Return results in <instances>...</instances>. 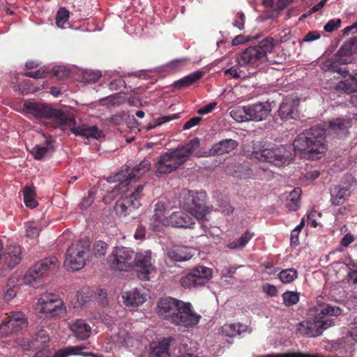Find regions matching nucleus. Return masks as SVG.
<instances>
[{
	"label": "nucleus",
	"mask_w": 357,
	"mask_h": 357,
	"mask_svg": "<svg viewBox=\"0 0 357 357\" xmlns=\"http://www.w3.org/2000/svg\"><path fill=\"white\" fill-rule=\"evenodd\" d=\"M91 242L89 238L80 239L73 243L67 250L64 266L73 271L82 268L86 261Z\"/></svg>",
	"instance_id": "obj_9"
},
{
	"label": "nucleus",
	"mask_w": 357,
	"mask_h": 357,
	"mask_svg": "<svg viewBox=\"0 0 357 357\" xmlns=\"http://www.w3.org/2000/svg\"><path fill=\"white\" fill-rule=\"evenodd\" d=\"M294 151L303 158L319 159L327 150L326 130L319 127L298 135L293 142Z\"/></svg>",
	"instance_id": "obj_2"
},
{
	"label": "nucleus",
	"mask_w": 357,
	"mask_h": 357,
	"mask_svg": "<svg viewBox=\"0 0 357 357\" xmlns=\"http://www.w3.org/2000/svg\"><path fill=\"white\" fill-rule=\"evenodd\" d=\"M233 119L238 123L249 121V111L247 106L237 107L230 112Z\"/></svg>",
	"instance_id": "obj_36"
},
{
	"label": "nucleus",
	"mask_w": 357,
	"mask_h": 357,
	"mask_svg": "<svg viewBox=\"0 0 357 357\" xmlns=\"http://www.w3.org/2000/svg\"><path fill=\"white\" fill-rule=\"evenodd\" d=\"M341 24V20L333 19L330 20L325 26L324 31L328 33H331L335 30L337 29Z\"/></svg>",
	"instance_id": "obj_52"
},
{
	"label": "nucleus",
	"mask_w": 357,
	"mask_h": 357,
	"mask_svg": "<svg viewBox=\"0 0 357 357\" xmlns=\"http://www.w3.org/2000/svg\"><path fill=\"white\" fill-rule=\"evenodd\" d=\"M41 230L42 227L38 222H30L26 224V234L29 238H37Z\"/></svg>",
	"instance_id": "obj_44"
},
{
	"label": "nucleus",
	"mask_w": 357,
	"mask_h": 357,
	"mask_svg": "<svg viewBox=\"0 0 357 357\" xmlns=\"http://www.w3.org/2000/svg\"><path fill=\"white\" fill-rule=\"evenodd\" d=\"M252 158L277 167H281L287 162L290 158V153L285 146H271L263 142H258L253 148Z\"/></svg>",
	"instance_id": "obj_8"
},
{
	"label": "nucleus",
	"mask_w": 357,
	"mask_h": 357,
	"mask_svg": "<svg viewBox=\"0 0 357 357\" xmlns=\"http://www.w3.org/2000/svg\"><path fill=\"white\" fill-rule=\"evenodd\" d=\"M26 326L24 315L21 312H11L0 321V336L4 337L22 330Z\"/></svg>",
	"instance_id": "obj_13"
},
{
	"label": "nucleus",
	"mask_w": 357,
	"mask_h": 357,
	"mask_svg": "<svg viewBox=\"0 0 357 357\" xmlns=\"http://www.w3.org/2000/svg\"><path fill=\"white\" fill-rule=\"evenodd\" d=\"M199 139L196 137L185 145L161 155L155 163L158 174H168L183 165L199 147Z\"/></svg>",
	"instance_id": "obj_3"
},
{
	"label": "nucleus",
	"mask_w": 357,
	"mask_h": 357,
	"mask_svg": "<svg viewBox=\"0 0 357 357\" xmlns=\"http://www.w3.org/2000/svg\"><path fill=\"white\" fill-rule=\"evenodd\" d=\"M22 110L37 119L51 120L54 128H66L72 125L74 121L73 113L54 108L50 104L26 101L23 104Z\"/></svg>",
	"instance_id": "obj_4"
},
{
	"label": "nucleus",
	"mask_w": 357,
	"mask_h": 357,
	"mask_svg": "<svg viewBox=\"0 0 357 357\" xmlns=\"http://www.w3.org/2000/svg\"><path fill=\"white\" fill-rule=\"evenodd\" d=\"M168 213L169 212L167 211L164 203L158 202L155 205L154 213L151 219V225L154 230L159 231L160 227L166 226L168 224Z\"/></svg>",
	"instance_id": "obj_20"
},
{
	"label": "nucleus",
	"mask_w": 357,
	"mask_h": 357,
	"mask_svg": "<svg viewBox=\"0 0 357 357\" xmlns=\"http://www.w3.org/2000/svg\"><path fill=\"white\" fill-rule=\"evenodd\" d=\"M101 77L98 71H86L84 73V79L88 82H96Z\"/></svg>",
	"instance_id": "obj_53"
},
{
	"label": "nucleus",
	"mask_w": 357,
	"mask_h": 357,
	"mask_svg": "<svg viewBox=\"0 0 357 357\" xmlns=\"http://www.w3.org/2000/svg\"><path fill=\"white\" fill-rule=\"evenodd\" d=\"M351 126L349 118H337L329 122L328 128L334 134L345 136L349 132L348 129Z\"/></svg>",
	"instance_id": "obj_26"
},
{
	"label": "nucleus",
	"mask_w": 357,
	"mask_h": 357,
	"mask_svg": "<svg viewBox=\"0 0 357 357\" xmlns=\"http://www.w3.org/2000/svg\"><path fill=\"white\" fill-rule=\"evenodd\" d=\"M146 231L145 227L141 225H138L136 231L134 234V238L137 240H142L145 238Z\"/></svg>",
	"instance_id": "obj_63"
},
{
	"label": "nucleus",
	"mask_w": 357,
	"mask_h": 357,
	"mask_svg": "<svg viewBox=\"0 0 357 357\" xmlns=\"http://www.w3.org/2000/svg\"><path fill=\"white\" fill-rule=\"evenodd\" d=\"M278 114L282 120L294 119L297 114L295 102L292 99H285L281 104Z\"/></svg>",
	"instance_id": "obj_30"
},
{
	"label": "nucleus",
	"mask_w": 357,
	"mask_h": 357,
	"mask_svg": "<svg viewBox=\"0 0 357 357\" xmlns=\"http://www.w3.org/2000/svg\"><path fill=\"white\" fill-rule=\"evenodd\" d=\"M283 303L286 306H291L299 301V294L295 291H285L282 294Z\"/></svg>",
	"instance_id": "obj_46"
},
{
	"label": "nucleus",
	"mask_w": 357,
	"mask_h": 357,
	"mask_svg": "<svg viewBox=\"0 0 357 357\" xmlns=\"http://www.w3.org/2000/svg\"><path fill=\"white\" fill-rule=\"evenodd\" d=\"M58 267L57 261L56 259H45L38 261L30 268L24 274L23 278V282L24 284H32L34 282L40 280L45 273L51 268H56Z\"/></svg>",
	"instance_id": "obj_14"
},
{
	"label": "nucleus",
	"mask_w": 357,
	"mask_h": 357,
	"mask_svg": "<svg viewBox=\"0 0 357 357\" xmlns=\"http://www.w3.org/2000/svg\"><path fill=\"white\" fill-rule=\"evenodd\" d=\"M201 319V314L195 312L190 303L181 301L176 314L170 318V322L188 328L196 326Z\"/></svg>",
	"instance_id": "obj_11"
},
{
	"label": "nucleus",
	"mask_w": 357,
	"mask_h": 357,
	"mask_svg": "<svg viewBox=\"0 0 357 357\" xmlns=\"http://www.w3.org/2000/svg\"><path fill=\"white\" fill-rule=\"evenodd\" d=\"M40 311L51 317H62L66 314V306L59 296L54 294H44L38 301Z\"/></svg>",
	"instance_id": "obj_12"
},
{
	"label": "nucleus",
	"mask_w": 357,
	"mask_h": 357,
	"mask_svg": "<svg viewBox=\"0 0 357 357\" xmlns=\"http://www.w3.org/2000/svg\"><path fill=\"white\" fill-rule=\"evenodd\" d=\"M169 340L163 339L161 342L152 348L153 357H169Z\"/></svg>",
	"instance_id": "obj_35"
},
{
	"label": "nucleus",
	"mask_w": 357,
	"mask_h": 357,
	"mask_svg": "<svg viewBox=\"0 0 357 357\" xmlns=\"http://www.w3.org/2000/svg\"><path fill=\"white\" fill-rule=\"evenodd\" d=\"M75 124L76 121L74 116L73 124L66 128H61V130H65L69 129L75 135H80L86 139H99L103 137L102 130L98 129L97 126H89L83 124L76 127Z\"/></svg>",
	"instance_id": "obj_17"
},
{
	"label": "nucleus",
	"mask_w": 357,
	"mask_h": 357,
	"mask_svg": "<svg viewBox=\"0 0 357 357\" xmlns=\"http://www.w3.org/2000/svg\"><path fill=\"white\" fill-rule=\"evenodd\" d=\"M179 118V114H170V115H166V116H161L160 118H158V122L156 124L153 125V126H149L147 127V130H151L152 128H154L155 127H156L157 126H160L164 123H167V122H169L172 120H174V119H178Z\"/></svg>",
	"instance_id": "obj_51"
},
{
	"label": "nucleus",
	"mask_w": 357,
	"mask_h": 357,
	"mask_svg": "<svg viewBox=\"0 0 357 357\" xmlns=\"http://www.w3.org/2000/svg\"><path fill=\"white\" fill-rule=\"evenodd\" d=\"M24 201L26 206L31 208L37 206V202L35 200V188L31 186H26L23 190Z\"/></svg>",
	"instance_id": "obj_38"
},
{
	"label": "nucleus",
	"mask_w": 357,
	"mask_h": 357,
	"mask_svg": "<svg viewBox=\"0 0 357 357\" xmlns=\"http://www.w3.org/2000/svg\"><path fill=\"white\" fill-rule=\"evenodd\" d=\"M180 283L185 288L190 289L192 287H200L199 285L196 284L193 278H191V276L188 273H187L181 278Z\"/></svg>",
	"instance_id": "obj_50"
},
{
	"label": "nucleus",
	"mask_w": 357,
	"mask_h": 357,
	"mask_svg": "<svg viewBox=\"0 0 357 357\" xmlns=\"http://www.w3.org/2000/svg\"><path fill=\"white\" fill-rule=\"evenodd\" d=\"M263 289L270 296H275L278 294V289L273 284H267L264 286Z\"/></svg>",
	"instance_id": "obj_64"
},
{
	"label": "nucleus",
	"mask_w": 357,
	"mask_h": 357,
	"mask_svg": "<svg viewBox=\"0 0 357 357\" xmlns=\"http://www.w3.org/2000/svg\"><path fill=\"white\" fill-rule=\"evenodd\" d=\"M244 22H245V15L243 13H238L236 15V19L235 22L233 23V25L237 27L239 30H242L244 29Z\"/></svg>",
	"instance_id": "obj_56"
},
{
	"label": "nucleus",
	"mask_w": 357,
	"mask_h": 357,
	"mask_svg": "<svg viewBox=\"0 0 357 357\" xmlns=\"http://www.w3.org/2000/svg\"><path fill=\"white\" fill-rule=\"evenodd\" d=\"M354 241V236L349 233L345 234L340 241V244L342 246L347 248Z\"/></svg>",
	"instance_id": "obj_62"
},
{
	"label": "nucleus",
	"mask_w": 357,
	"mask_h": 357,
	"mask_svg": "<svg viewBox=\"0 0 357 357\" xmlns=\"http://www.w3.org/2000/svg\"><path fill=\"white\" fill-rule=\"evenodd\" d=\"M84 346H70L56 351L58 357H67L70 355H79L80 351L85 349Z\"/></svg>",
	"instance_id": "obj_41"
},
{
	"label": "nucleus",
	"mask_w": 357,
	"mask_h": 357,
	"mask_svg": "<svg viewBox=\"0 0 357 357\" xmlns=\"http://www.w3.org/2000/svg\"><path fill=\"white\" fill-rule=\"evenodd\" d=\"M33 340L36 343V347L41 349L47 346L50 337L46 331L40 330L36 333Z\"/></svg>",
	"instance_id": "obj_42"
},
{
	"label": "nucleus",
	"mask_w": 357,
	"mask_h": 357,
	"mask_svg": "<svg viewBox=\"0 0 357 357\" xmlns=\"http://www.w3.org/2000/svg\"><path fill=\"white\" fill-rule=\"evenodd\" d=\"M69 20V11L65 8L59 9L56 16V24L58 27L63 29Z\"/></svg>",
	"instance_id": "obj_43"
},
{
	"label": "nucleus",
	"mask_w": 357,
	"mask_h": 357,
	"mask_svg": "<svg viewBox=\"0 0 357 357\" xmlns=\"http://www.w3.org/2000/svg\"><path fill=\"white\" fill-rule=\"evenodd\" d=\"M298 277L297 271L294 268L282 270L279 273V278L283 283H290Z\"/></svg>",
	"instance_id": "obj_45"
},
{
	"label": "nucleus",
	"mask_w": 357,
	"mask_h": 357,
	"mask_svg": "<svg viewBox=\"0 0 357 357\" xmlns=\"http://www.w3.org/2000/svg\"><path fill=\"white\" fill-rule=\"evenodd\" d=\"M357 50V38L344 42L337 52V56H347L354 54Z\"/></svg>",
	"instance_id": "obj_34"
},
{
	"label": "nucleus",
	"mask_w": 357,
	"mask_h": 357,
	"mask_svg": "<svg viewBox=\"0 0 357 357\" xmlns=\"http://www.w3.org/2000/svg\"><path fill=\"white\" fill-rule=\"evenodd\" d=\"M126 87V84L124 79L119 78L112 81L109 84V88L111 90H118L121 87Z\"/></svg>",
	"instance_id": "obj_55"
},
{
	"label": "nucleus",
	"mask_w": 357,
	"mask_h": 357,
	"mask_svg": "<svg viewBox=\"0 0 357 357\" xmlns=\"http://www.w3.org/2000/svg\"><path fill=\"white\" fill-rule=\"evenodd\" d=\"M338 93L351 94L357 93V71L347 75L338 81Z\"/></svg>",
	"instance_id": "obj_23"
},
{
	"label": "nucleus",
	"mask_w": 357,
	"mask_h": 357,
	"mask_svg": "<svg viewBox=\"0 0 357 357\" xmlns=\"http://www.w3.org/2000/svg\"><path fill=\"white\" fill-rule=\"evenodd\" d=\"M250 121H262L266 119L272 110L271 104L268 102H259L248 105Z\"/></svg>",
	"instance_id": "obj_19"
},
{
	"label": "nucleus",
	"mask_w": 357,
	"mask_h": 357,
	"mask_svg": "<svg viewBox=\"0 0 357 357\" xmlns=\"http://www.w3.org/2000/svg\"><path fill=\"white\" fill-rule=\"evenodd\" d=\"M49 70L46 67H42L36 71L26 72L24 73V76L27 77H31L33 79H43L47 76Z\"/></svg>",
	"instance_id": "obj_47"
},
{
	"label": "nucleus",
	"mask_w": 357,
	"mask_h": 357,
	"mask_svg": "<svg viewBox=\"0 0 357 357\" xmlns=\"http://www.w3.org/2000/svg\"><path fill=\"white\" fill-rule=\"evenodd\" d=\"M202 120V117L200 116H195L188 121L185 125L183 126V130H188L197 125H198Z\"/></svg>",
	"instance_id": "obj_59"
},
{
	"label": "nucleus",
	"mask_w": 357,
	"mask_h": 357,
	"mask_svg": "<svg viewBox=\"0 0 357 357\" xmlns=\"http://www.w3.org/2000/svg\"><path fill=\"white\" fill-rule=\"evenodd\" d=\"M54 75L61 79L68 75L69 72L65 68V67L58 66L53 68L52 70Z\"/></svg>",
	"instance_id": "obj_58"
},
{
	"label": "nucleus",
	"mask_w": 357,
	"mask_h": 357,
	"mask_svg": "<svg viewBox=\"0 0 357 357\" xmlns=\"http://www.w3.org/2000/svg\"><path fill=\"white\" fill-rule=\"evenodd\" d=\"M254 234L249 230L244 232L241 237L238 238L239 245L242 248L245 247L249 241L253 237Z\"/></svg>",
	"instance_id": "obj_54"
},
{
	"label": "nucleus",
	"mask_w": 357,
	"mask_h": 357,
	"mask_svg": "<svg viewBox=\"0 0 357 357\" xmlns=\"http://www.w3.org/2000/svg\"><path fill=\"white\" fill-rule=\"evenodd\" d=\"M123 298L124 299V303L126 306L137 307L146 301V296L138 289H134L126 292L123 295Z\"/></svg>",
	"instance_id": "obj_29"
},
{
	"label": "nucleus",
	"mask_w": 357,
	"mask_h": 357,
	"mask_svg": "<svg viewBox=\"0 0 357 357\" xmlns=\"http://www.w3.org/2000/svg\"><path fill=\"white\" fill-rule=\"evenodd\" d=\"M22 259L21 248L16 244L7 245L3 253H0V261L8 269H13Z\"/></svg>",
	"instance_id": "obj_16"
},
{
	"label": "nucleus",
	"mask_w": 357,
	"mask_h": 357,
	"mask_svg": "<svg viewBox=\"0 0 357 357\" xmlns=\"http://www.w3.org/2000/svg\"><path fill=\"white\" fill-rule=\"evenodd\" d=\"M181 199L180 204L183 208L194 216L201 224L203 230L206 231L208 227L205 222L208 221L206 216L211 213V208L206 205V193L183 190Z\"/></svg>",
	"instance_id": "obj_6"
},
{
	"label": "nucleus",
	"mask_w": 357,
	"mask_h": 357,
	"mask_svg": "<svg viewBox=\"0 0 357 357\" xmlns=\"http://www.w3.org/2000/svg\"><path fill=\"white\" fill-rule=\"evenodd\" d=\"M338 81L339 80L337 79H335V77H334L333 78L328 79L324 83V88L332 92L338 93Z\"/></svg>",
	"instance_id": "obj_49"
},
{
	"label": "nucleus",
	"mask_w": 357,
	"mask_h": 357,
	"mask_svg": "<svg viewBox=\"0 0 357 357\" xmlns=\"http://www.w3.org/2000/svg\"><path fill=\"white\" fill-rule=\"evenodd\" d=\"M181 302L180 300L170 297L160 298L158 303V314L170 321V318L176 314Z\"/></svg>",
	"instance_id": "obj_18"
},
{
	"label": "nucleus",
	"mask_w": 357,
	"mask_h": 357,
	"mask_svg": "<svg viewBox=\"0 0 357 357\" xmlns=\"http://www.w3.org/2000/svg\"><path fill=\"white\" fill-rule=\"evenodd\" d=\"M274 39L268 37L261 40L256 46L249 47L237 56L236 61L240 66H258L265 61L273 63H281L283 57L278 59L268 58L267 54L271 53L274 47Z\"/></svg>",
	"instance_id": "obj_5"
},
{
	"label": "nucleus",
	"mask_w": 357,
	"mask_h": 357,
	"mask_svg": "<svg viewBox=\"0 0 357 357\" xmlns=\"http://www.w3.org/2000/svg\"><path fill=\"white\" fill-rule=\"evenodd\" d=\"M144 187V184H139L126 186L121 189L119 183L117 190L122 194V196L115 203L116 214L119 216L132 215L135 218L133 213L141 205L139 199L142 196Z\"/></svg>",
	"instance_id": "obj_7"
},
{
	"label": "nucleus",
	"mask_w": 357,
	"mask_h": 357,
	"mask_svg": "<svg viewBox=\"0 0 357 357\" xmlns=\"http://www.w3.org/2000/svg\"><path fill=\"white\" fill-rule=\"evenodd\" d=\"M311 314L314 317L312 322L307 324L309 330H315L314 333L312 332V336H317L322 333L323 331L332 326L333 323L331 319L322 320V319L328 316H338L341 314L342 311L340 307L336 306H331L329 305H323L310 310Z\"/></svg>",
	"instance_id": "obj_10"
},
{
	"label": "nucleus",
	"mask_w": 357,
	"mask_h": 357,
	"mask_svg": "<svg viewBox=\"0 0 357 357\" xmlns=\"http://www.w3.org/2000/svg\"><path fill=\"white\" fill-rule=\"evenodd\" d=\"M167 223L166 226L190 229L193 228L195 225V222L188 215L181 212H174L169 215Z\"/></svg>",
	"instance_id": "obj_22"
},
{
	"label": "nucleus",
	"mask_w": 357,
	"mask_h": 357,
	"mask_svg": "<svg viewBox=\"0 0 357 357\" xmlns=\"http://www.w3.org/2000/svg\"><path fill=\"white\" fill-rule=\"evenodd\" d=\"M69 328L74 336L80 340L88 339L91 334V327L82 319H77L70 323Z\"/></svg>",
	"instance_id": "obj_21"
},
{
	"label": "nucleus",
	"mask_w": 357,
	"mask_h": 357,
	"mask_svg": "<svg viewBox=\"0 0 357 357\" xmlns=\"http://www.w3.org/2000/svg\"><path fill=\"white\" fill-rule=\"evenodd\" d=\"M202 76L203 73L202 71H197L192 73L175 82L174 84V86L178 89L187 87L195 83L197 80L199 79Z\"/></svg>",
	"instance_id": "obj_33"
},
{
	"label": "nucleus",
	"mask_w": 357,
	"mask_h": 357,
	"mask_svg": "<svg viewBox=\"0 0 357 357\" xmlns=\"http://www.w3.org/2000/svg\"><path fill=\"white\" fill-rule=\"evenodd\" d=\"M126 116L124 112L114 114L111 117V122L115 125H121L124 121Z\"/></svg>",
	"instance_id": "obj_60"
},
{
	"label": "nucleus",
	"mask_w": 357,
	"mask_h": 357,
	"mask_svg": "<svg viewBox=\"0 0 357 357\" xmlns=\"http://www.w3.org/2000/svg\"><path fill=\"white\" fill-rule=\"evenodd\" d=\"M93 202V197L91 192L89 193L87 197L82 199V201L79 203V207L82 209H86L91 206Z\"/></svg>",
	"instance_id": "obj_57"
},
{
	"label": "nucleus",
	"mask_w": 357,
	"mask_h": 357,
	"mask_svg": "<svg viewBox=\"0 0 357 357\" xmlns=\"http://www.w3.org/2000/svg\"><path fill=\"white\" fill-rule=\"evenodd\" d=\"M108 249V245L102 241H96L92 248V255L98 259L105 257Z\"/></svg>",
	"instance_id": "obj_39"
},
{
	"label": "nucleus",
	"mask_w": 357,
	"mask_h": 357,
	"mask_svg": "<svg viewBox=\"0 0 357 357\" xmlns=\"http://www.w3.org/2000/svg\"><path fill=\"white\" fill-rule=\"evenodd\" d=\"M126 101L125 96L121 93H117L112 96H109L100 100L102 105L116 106L124 103Z\"/></svg>",
	"instance_id": "obj_40"
},
{
	"label": "nucleus",
	"mask_w": 357,
	"mask_h": 357,
	"mask_svg": "<svg viewBox=\"0 0 357 357\" xmlns=\"http://www.w3.org/2000/svg\"><path fill=\"white\" fill-rule=\"evenodd\" d=\"M238 145V143L236 140L231 139H224L214 144L210 149V153L213 155L229 153L236 149Z\"/></svg>",
	"instance_id": "obj_27"
},
{
	"label": "nucleus",
	"mask_w": 357,
	"mask_h": 357,
	"mask_svg": "<svg viewBox=\"0 0 357 357\" xmlns=\"http://www.w3.org/2000/svg\"><path fill=\"white\" fill-rule=\"evenodd\" d=\"M50 139H46V146L36 145L30 151L34 159L40 160L50 155L54 149L50 146Z\"/></svg>",
	"instance_id": "obj_31"
},
{
	"label": "nucleus",
	"mask_w": 357,
	"mask_h": 357,
	"mask_svg": "<svg viewBox=\"0 0 357 357\" xmlns=\"http://www.w3.org/2000/svg\"><path fill=\"white\" fill-rule=\"evenodd\" d=\"M151 161L148 159H144L139 164L135 166L130 172L127 174L123 175L119 174L117 175V180L119 181L120 188L123 189L126 186L132 185L131 184L132 181H136L139 177L145 174L150 170Z\"/></svg>",
	"instance_id": "obj_15"
},
{
	"label": "nucleus",
	"mask_w": 357,
	"mask_h": 357,
	"mask_svg": "<svg viewBox=\"0 0 357 357\" xmlns=\"http://www.w3.org/2000/svg\"><path fill=\"white\" fill-rule=\"evenodd\" d=\"M320 38V34L317 31H310L302 39L303 42H311Z\"/></svg>",
	"instance_id": "obj_61"
},
{
	"label": "nucleus",
	"mask_w": 357,
	"mask_h": 357,
	"mask_svg": "<svg viewBox=\"0 0 357 357\" xmlns=\"http://www.w3.org/2000/svg\"><path fill=\"white\" fill-rule=\"evenodd\" d=\"M331 202L333 206L342 205L350 196L348 188L338 185H332L330 188Z\"/></svg>",
	"instance_id": "obj_25"
},
{
	"label": "nucleus",
	"mask_w": 357,
	"mask_h": 357,
	"mask_svg": "<svg viewBox=\"0 0 357 357\" xmlns=\"http://www.w3.org/2000/svg\"><path fill=\"white\" fill-rule=\"evenodd\" d=\"M321 69L324 71L337 73L343 77H345V75L349 73V70L347 68H342L339 66V63L336 61L335 57L324 61L322 63Z\"/></svg>",
	"instance_id": "obj_32"
},
{
	"label": "nucleus",
	"mask_w": 357,
	"mask_h": 357,
	"mask_svg": "<svg viewBox=\"0 0 357 357\" xmlns=\"http://www.w3.org/2000/svg\"><path fill=\"white\" fill-rule=\"evenodd\" d=\"M166 255L170 260L174 261H187L192 257L187 247L178 245L167 250Z\"/></svg>",
	"instance_id": "obj_28"
},
{
	"label": "nucleus",
	"mask_w": 357,
	"mask_h": 357,
	"mask_svg": "<svg viewBox=\"0 0 357 357\" xmlns=\"http://www.w3.org/2000/svg\"><path fill=\"white\" fill-rule=\"evenodd\" d=\"M301 195V189L295 188L288 197L287 206L289 211H296L300 206V197Z\"/></svg>",
	"instance_id": "obj_37"
},
{
	"label": "nucleus",
	"mask_w": 357,
	"mask_h": 357,
	"mask_svg": "<svg viewBox=\"0 0 357 357\" xmlns=\"http://www.w3.org/2000/svg\"><path fill=\"white\" fill-rule=\"evenodd\" d=\"M239 327L236 324H225L222 327V332L228 337H234L238 334Z\"/></svg>",
	"instance_id": "obj_48"
},
{
	"label": "nucleus",
	"mask_w": 357,
	"mask_h": 357,
	"mask_svg": "<svg viewBox=\"0 0 357 357\" xmlns=\"http://www.w3.org/2000/svg\"><path fill=\"white\" fill-rule=\"evenodd\" d=\"M109 265L112 269L119 271H128L136 267L137 275L142 280H149V274L154 271L151 250L135 253L125 247L113 250L109 257Z\"/></svg>",
	"instance_id": "obj_1"
},
{
	"label": "nucleus",
	"mask_w": 357,
	"mask_h": 357,
	"mask_svg": "<svg viewBox=\"0 0 357 357\" xmlns=\"http://www.w3.org/2000/svg\"><path fill=\"white\" fill-rule=\"evenodd\" d=\"M188 274L193 278L196 284L201 287L206 284L212 278L213 271L208 267L198 266L192 268Z\"/></svg>",
	"instance_id": "obj_24"
}]
</instances>
